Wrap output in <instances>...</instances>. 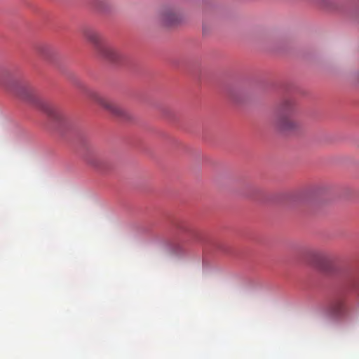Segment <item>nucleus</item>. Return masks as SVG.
<instances>
[{"instance_id":"obj_1","label":"nucleus","mask_w":359,"mask_h":359,"mask_svg":"<svg viewBox=\"0 0 359 359\" xmlns=\"http://www.w3.org/2000/svg\"><path fill=\"white\" fill-rule=\"evenodd\" d=\"M86 39L91 42L97 53L111 62H119L125 58V54L119 49L104 43L102 35L93 29L86 30L84 33Z\"/></svg>"},{"instance_id":"obj_2","label":"nucleus","mask_w":359,"mask_h":359,"mask_svg":"<svg viewBox=\"0 0 359 359\" xmlns=\"http://www.w3.org/2000/svg\"><path fill=\"white\" fill-rule=\"evenodd\" d=\"M292 100L288 95L282 97L276 109V127L280 133L292 128Z\"/></svg>"},{"instance_id":"obj_3","label":"nucleus","mask_w":359,"mask_h":359,"mask_svg":"<svg viewBox=\"0 0 359 359\" xmlns=\"http://www.w3.org/2000/svg\"><path fill=\"white\" fill-rule=\"evenodd\" d=\"M182 20L180 10L175 5H165L158 9L156 15V22L162 27H169L179 23Z\"/></svg>"},{"instance_id":"obj_4","label":"nucleus","mask_w":359,"mask_h":359,"mask_svg":"<svg viewBox=\"0 0 359 359\" xmlns=\"http://www.w3.org/2000/svg\"><path fill=\"white\" fill-rule=\"evenodd\" d=\"M88 97L94 102L100 104L104 109L108 111L112 115L126 118H127V113L126 110L117 103L102 96L97 92L90 91L88 93Z\"/></svg>"},{"instance_id":"obj_5","label":"nucleus","mask_w":359,"mask_h":359,"mask_svg":"<svg viewBox=\"0 0 359 359\" xmlns=\"http://www.w3.org/2000/svg\"><path fill=\"white\" fill-rule=\"evenodd\" d=\"M329 314L335 320H341L344 319L348 314V309L346 299L342 297L334 299L327 306Z\"/></svg>"},{"instance_id":"obj_6","label":"nucleus","mask_w":359,"mask_h":359,"mask_svg":"<svg viewBox=\"0 0 359 359\" xmlns=\"http://www.w3.org/2000/svg\"><path fill=\"white\" fill-rule=\"evenodd\" d=\"M41 108L48 116L52 118L55 120L60 118V113L55 107L49 104L43 103L41 105Z\"/></svg>"},{"instance_id":"obj_7","label":"nucleus","mask_w":359,"mask_h":359,"mask_svg":"<svg viewBox=\"0 0 359 359\" xmlns=\"http://www.w3.org/2000/svg\"><path fill=\"white\" fill-rule=\"evenodd\" d=\"M87 161L90 165L97 168H100L103 164L102 158L97 154L89 156L87 158Z\"/></svg>"},{"instance_id":"obj_8","label":"nucleus","mask_w":359,"mask_h":359,"mask_svg":"<svg viewBox=\"0 0 359 359\" xmlns=\"http://www.w3.org/2000/svg\"><path fill=\"white\" fill-rule=\"evenodd\" d=\"M40 51L41 52L42 54H45V53L43 50H41Z\"/></svg>"}]
</instances>
